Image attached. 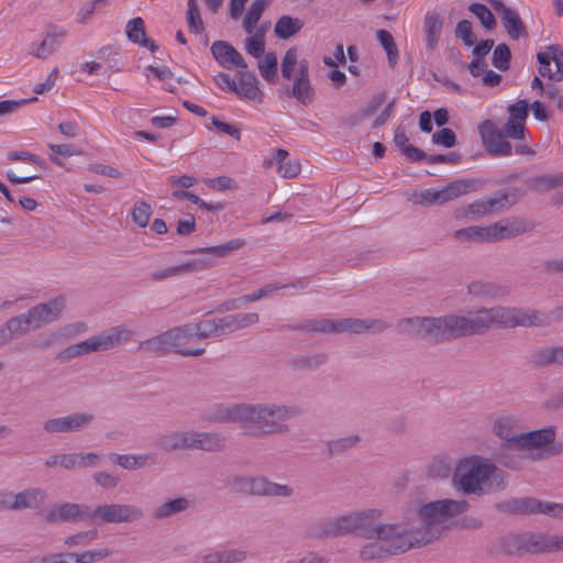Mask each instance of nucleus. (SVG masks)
Returning a JSON list of instances; mask_svg holds the SVG:
<instances>
[{
  "instance_id": "45",
  "label": "nucleus",
  "mask_w": 563,
  "mask_h": 563,
  "mask_svg": "<svg viewBox=\"0 0 563 563\" xmlns=\"http://www.w3.org/2000/svg\"><path fill=\"white\" fill-rule=\"evenodd\" d=\"M468 11L472 12L481 22L486 31H493L497 26V20L492 11L483 3L474 2L468 5Z\"/></svg>"
},
{
  "instance_id": "19",
  "label": "nucleus",
  "mask_w": 563,
  "mask_h": 563,
  "mask_svg": "<svg viewBox=\"0 0 563 563\" xmlns=\"http://www.w3.org/2000/svg\"><path fill=\"white\" fill-rule=\"evenodd\" d=\"M246 404H214L210 406L203 418L212 423H244Z\"/></svg>"
},
{
  "instance_id": "35",
  "label": "nucleus",
  "mask_w": 563,
  "mask_h": 563,
  "mask_svg": "<svg viewBox=\"0 0 563 563\" xmlns=\"http://www.w3.org/2000/svg\"><path fill=\"white\" fill-rule=\"evenodd\" d=\"M246 556L244 550L225 549L203 555L201 563H241Z\"/></svg>"
},
{
  "instance_id": "55",
  "label": "nucleus",
  "mask_w": 563,
  "mask_h": 563,
  "mask_svg": "<svg viewBox=\"0 0 563 563\" xmlns=\"http://www.w3.org/2000/svg\"><path fill=\"white\" fill-rule=\"evenodd\" d=\"M297 63H298V49L296 46L289 47L286 51V53L282 59V67H280L282 76L285 79L290 80L294 77V69H295V66L297 65Z\"/></svg>"
},
{
  "instance_id": "47",
  "label": "nucleus",
  "mask_w": 563,
  "mask_h": 563,
  "mask_svg": "<svg viewBox=\"0 0 563 563\" xmlns=\"http://www.w3.org/2000/svg\"><path fill=\"white\" fill-rule=\"evenodd\" d=\"M511 51L505 43L498 44L493 51L492 64L500 71H507L511 64Z\"/></svg>"
},
{
  "instance_id": "17",
  "label": "nucleus",
  "mask_w": 563,
  "mask_h": 563,
  "mask_svg": "<svg viewBox=\"0 0 563 563\" xmlns=\"http://www.w3.org/2000/svg\"><path fill=\"white\" fill-rule=\"evenodd\" d=\"M95 419L88 412H76L66 417L48 419L43 423V430L49 434L77 432L84 430Z\"/></svg>"
},
{
  "instance_id": "62",
  "label": "nucleus",
  "mask_w": 563,
  "mask_h": 563,
  "mask_svg": "<svg viewBox=\"0 0 563 563\" xmlns=\"http://www.w3.org/2000/svg\"><path fill=\"white\" fill-rule=\"evenodd\" d=\"M416 202L424 206L443 205L442 194L440 190L424 189L419 194H416Z\"/></svg>"
},
{
  "instance_id": "46",
  "label": "nucleus",
  "mask_w": 563,
  "mask_h": 563,
  "mask_svg": "<svg viewBox=\"0 0 563 563\" xmlns=\"http://www.w3.org/2000/svg\"><path fill=\"white\" fill-rule=\"evenodd\" d=\"M261 76L269 84L277 80L278 60L275 53H267L263 60L258 62Z\"/></svg>"
},
{
  "instance_id": "27",
  "label": "nucleus",
  "mask_w": 563,
  "mask_h": 563,
  "mask_svg": "<svg viewBox=\"0 0 563 563\" xmlns=\"http://www.w3.org/2000/svg\"><path fill=\"white\" fill-rule=\"evenodd\" d=\"M530 363L536 367H547L554 364L563 365V347L545 346L534 350Z\"/></svg>"
},
{
  "instance_id": "6",
  "label": "nucleus",
  "mask_w": 563,
  "mask_h": 563,
  "mask_svg": "<svg viewBox=\"0 0 563 563\" xmlns=\"http://www.w3.org/2000/svg\"><path fill=\"white\" fill-rule=\"evenodd\" d=\"M155 445L165 452L190 450L222 452L227 446V438L213 431H167L157 435Z\"/></svg>"
},
{
  "instance_id": "44",
  "label": "nucleus",
  "mask_w": 563,
  "mask_h": 563,
  "mask_svg": "<svg viewBox=\"0 0 563 563\" xmlns=\"http://www.w3.org/2000/svg\"><path fill=\"white\" fill-rule=\"evenodd\" d=\"M527 437L530 450L541 449L543 446L549 445L550 443H553V441L555 440V428L548 427L544 429L533 430L527 432Z\"/></svg>"
},
{
  "instance_id": "50",
  "label": "nucleus",
  "mask_w": 563,
  "mask_h": 563,
  "mask_svg": "<svg viewBox=\"0 0 563 563\" xmlns=\"http://www.w3.org/2000/svg\"><path fill=\"white\" fill-rule=\"evenodd\" d=\"M7 329L10 331L12 338L22 336L29 333L32 329V323L26 313H22L10 318L5 321Z\"/></svg>"
},
{
  "instance_id": "23",
  "label": "nucleus",
  "mask_w": 563,
  "mask_h": 563,
  "mask_svg": "<svg viewBox=\"0 0 563 563\" xmlns=\"http://www.w3.org/2000/svg\"><path fill=\"white\" fill-rule=\"evenodd\" d=\"M210 51L218 64L224 68H231V65L240 69L247 68L243 56L229 42L214 41Z\"/></svg>"
},
{
  "instance_id": "4",
  "label": "nucleus",
  "mask_w": 563,
  "mask_h": 563,
  "mask_svg": "<svg viewBox=\"0 0 563 563\" xmlns=\"http://www.w3.org/2000/svg\"><path fill=\"white\" fill-rule=\"evenodd\" d=\"M303 413L300 406H286L272 404H246L244 423L256 426V430L250 434L265 437L273 434H286L290 431L287 420L297 418Z\"/></svg>"
},
{
  "instance_id": "24",
  "label": "nucleus",
  "mask_w": 563,
  "mask_h": 563,
  "mask_svg": "<svg viewBox=\"0 0 563 563\" xmlns=\"http://www.w3.org/2000/svg\"><path fill=\"white\" fill-rule=\"evenodd\" d=\"M12 497V501L7 509L11 510H22L26 508L36 509L38 508L44 499L46 498V493L40 488H27L15 495H8Z\"/></svg>"
},
{
  "instance_id": "37",
  "label": "nucleus",
  "mask_w": 563,
  "mask_h": 563,
  "mask_svg": "<svg viewBox=\"0 0 563 563\" xmlns=\"http://www.w3.org/2000/svg\"><path fill=\"white\" fill-rule=\"evenodd\" d=\"M189 506L190 501L186 497H177L156 507L153 511V516L156 519H166L176 514L186 511Z\"/></svg>"
},
{
  "instance_id": "26",
  "label": "nucleus",
  "mask_w": 563,
  "mask_h": 563,
  "mask_svg": "<svg viewBox=\"0 0 563 563\" xmlns=\"http://www.w3.org/2000/svg\"><path fill=\"white\" fill-rule=\"evenodd\" d=\"M258 320L260 317L256 312L229 314L219 318L221 336L255 324Z\"/></svg>"
},
{
  "instance_id": "36",
  "label": "nucleus",
  "mask_w": 563,
  "mask_h": 563,
  "mask_svg": "<svg viewBox=\"0 0 563 563\" xmlns=\"http://www.w3.org/2000/svg\"><path fill=\"white\" fill-rule=\"evenodd\" d=\"M273 162L278 164V173L285 178L296 177L300 173V164L298 162H291L289 159V153L286 150L278 148L275 152L273 161L267 162V164H273Z\"/></svg>"
},
{
  "instance_id": "32",
  "label": "nucleus",
  "mask_w": 563,
  "mask_h": 563,
  "mask_svg": "<svg viewBox=\"0 0 563 563\" xmlns=\"http://www.w3.org/2000/svg\"><path fill=\"white\" fill-rule=\"evenodd\" d=\"M501 23L511 40H519L520 37H527L528 32L521 18L514 9L506 11L500 16Z\"/></svg>"
},
{
  "instance_id": "7",
  "label": "nucleus",
  "mask_w": 563,
  "mask_h": 563,
  "mask_svg": "<svg viewBox=\"0 0 563 563\" xmlns=\"http://www.w3.org/2000/svg\"><path fill=\"white\" fill-rule=\"evenodd\" d=\"M196 341L194 328L187 323L141 341L139 349L157 355L175 353L181 356H201L206 352L205 347L190 346Z\"/></svg>"
},
{
  "instance_id": "21",
  "label": "nucleus",
  "mask_w": 563,
  "mask_h": 563,
  "mask_svg": "<svg viewBox=\"0 0 563 563\" xmlns=\"http://www.w3.org/2000/svg\"><path fill=\"white\" fill-rule=\"evenodd\" d=\"M65 307V299L57 297L44 303H38L30 308L26 312V317L31 320L32 329H38L44 323H51L55 321L62 310Z\"/></svg>"
},
{
  "instance_id": "59",
  "label": "nucleus",
  "mask_w": 563,
  "mask_h": 563,
  "mask_svg": "<svg viewBox=\"0 0 563 563\" xmlns=\"http://www.w3.org/2000/svg\"><path fill=\"white\" fill-rule=\"evenodd\" d=\"M455 36L463 41L466 46H472L477 41L473 33L472 22L468 20H461L457 22L455 27Z\"/></svg>"
},
{
  "instance_id": "2",
  "label": "nucleus",
  "mask_w": 563,
  "mask_h": 563,
  "mask_svg": "<svg viewBox=\"0 0 563 563\" xmlns=\"http://www.w3.org/2000/svg\"><path fill=\"white\" fill-rule=\"evenodd\" d=\"M508 120L498 129L492 120H485L478 124L484 148L493 157H504L512 154V144L506 139L525 140L526 121L529 115V102L520 99L508 106Z\"/></svg>"
},
{
  "instance_id": "40",
  "label": "nucleus",
  "mask_w": 563,
  "mask_h": 563,
  "mask_svg": "<svg viewBox=\"0 0 563 563\" xmlns=\"http://www.w3.org/2000/svg\"><path fill=\"white\" fill-rule=\"evenodd\" d=\"M272 0H254L243 20V29L247 34H253L263 12L271 4Z\"/></svg>"
},
{
  "instance_id": "29",
  "label": "nucleus",
  "mask_w": 563,
  "mask_h": 563,
  "mask_svg": "<svg viewBox=\"0 0 563 563\" xmlns=\"http://www.w3.org/2000/svg\"><path fill=\"white\" fill-rule=\"evenodd\" d=\"M525 184L532 191H549L559 187H563V172L558 174H545L532 176L525 179Z\"/></svg>"
},
{
  "instance_id": "54",
  "label": "nucleus",
  "mask_w": 563,
  "mask_h": 563,
  "mask_svg": "<svg viewBox=\"0 0 563 563\" xmlns=\"http://www.w3.org/2000/svg\"><path fill=\"white\" fill-rule=\"evenodd\" d=\"M360 442L358 435H349L327 442L328 453L330 456L343 453L344 451L355 446Z\"/></svg>"
},
{
  "instance_id": "43",
  "label": "nucleus",
  "mask_w": 563,
  "mask_h": 563,
  "mask_svg": "<svg viewBox=\"0 0 563 563\" xmlns=\"http://www.w3.org/2000/svg\"><path fill=\"white\" fill-rule=\"evenodd\" d=\"M376 38L385 49L388 58V64L391 68H394L398 62V48L394 36L387 30H377Z\"/></svg>"
},
{
  "instance_id": "22",
  "label": "nucleus",
  "mask_w": 563,
  "mask_h": 563,
  "mask_svg": "<svg viewBox=\"0 0 563 563\" xmlns=\"http://www.w3.org/2000/svg\"><path fill=\"white\" fill-rule=\"evenodd\" d=\"M495 509L506 515L540 514L541 500L534 497L509 498L495 504Z\"/></svg>"
},
{
  "instance_id": "38",
  "label": "nucleus",
  "mask_w": 563,
  "mask_h": 563,
  "mask_svg": "<svg viewBox=\"0 0 563 563\" xmlns=\"http://www.w3.org/2000/svg\"><path fill=\"white\" fill-rule=\"evenodd\" d=\"M467 289L468 294L479 298H498L507 294L505 287L490 282H473Z\"/></svg>"
},
{
  "instance_id": "39",
  "label": "nucleus",
  "mask_w": 563,
  "mask_h": 563,
  "mask_svg": "<svg viewBox=\"0 0 563 563\" xmlns=\"http://www.w3.org/2000/svg\"><path fill=\"white\" fill-rule=\"evenodd\" d=\"M303 26V22L290 15L280 16L275 23L274 32L277 37L288 40L296 35Z\"/></svg>"
},
{
  "instance_id": "34",
  "label": "nucleus",
  "mask_w": 563,
  "mask_h": 563,
  "mask_svg": "<svg viewBox=\"0 0 563 563\" xmlns=\"http://www.w3.org/2000/svg\"><path fill=\"white\" fill-rule=\"evenodd\" d=\"M245 244L242 239H233L224 244L210 246V247H198L185 251L186 254H208L214 257H225L231 252L239 250Z\"/></svg>"
},
{
  "instance_id": "48",
  "label": "nucleus",
  "mask_w": 563,
  "mask_h": 563,
  "mask_svg": "<svg viewBox=\"0 0 563 563\" xmlns=\"http://www.w3.org/2000/svg\"><path fill=\"white\" fill-rule=\"evenodd\" d=\"M153 213L151 205L146 201H136L131 210V218L139 228H146Z\"/></svg>"
},
{
  "instance_id": "61",
  "label": "nucleus",
  "mask_w": 563,
  "mask_h": 563,
  "mask_svg": "<svg viewBox=\"0 0 563 563\" xmlns=\"http://www.w3.org/2000/svg\"><path fill=\"white\" fill-rule=\"evenodd\" d=\"M187 24L190 32L201 34L205 31V24L200 16L199 7H188L187 9Z\"/></svg>"
},
{
  "instance_id": "18",
  "label": "nucleus",
  "mask_w": 563,
  "mask_h": 563,
  "mask_svg": "<svg viewBox=\"0 0 563 563\" xmlns=\"http://www.w3.org/2000/svg\"><path fill=\"white\" fill-rule=\"evenodd\" d=\"M505 314L506 328L515 327H545L552 322H558L556 319L552 318V310L544 314L538 310H520L516 308H508Z\"/></svg>"
},
{
  "instance_id": "11",
  "label": "nucleus",
  "mask_w": 563,
  "mask_h": 563,
  "mask_svg": "<svg viewBox=\"0 0 563 563\" xmlns=\"http://www.w3.org/2000/svg\"><path fill=\"white\" fill-rule=\"evenodd\" d=\"M400 333L419 338L432 344L449 341L448 317H411L398 322Z\"/></svg>"
},
{
  "instance_id": "30",
  "label": "nucleus",
  "mask_w": 563,
  "mask_h": 563,
  "mask_svg": "<svg viewBox=\"0 0 563 563\" xmlns=\"http://www.w3.org/2000/svg\"><path fill=\"white\" fill-rule=\"evenodd\" d=\"M288 96L295 98L302 106L311 104L314 101L316 90L310 78L296 77Z\"/></svg>"
},
{
  "instance_id": "10",
  "label": "nucleus",
  "mask_w": 563,
  "mask_h": 563,
  "mask_svg": "<svg viewBox=\"0 0 563 563\" xmlns=\"http://www.w3.org/2000/svg\"><path fill=\"white\" fill-rule=\"evenodd\" d=\"M134 333L126 328L119 325L101 332L87 340L73 344L62 351L57 358L69 361L74 357L87 355L93 352H104L120 346L122 343L129 342Z\"/></svg>"
},
{
  "instance_id": "60",
  "label": "nucleus",
  "mask_w": 563,
  "mask_h": 563,
  "mask_svg": "<svg viewBox=\"0 0 563 563\" xmlns=\"http://www.w3.org/2000/svg\"><path fill=\"white\" fill-rule=\"evenodd\" d=\"M57 341L56 334H47V335H40L37 339L22 343L20 345V350H26V349H37L40 351H45L53 346Z\"/></svg>"
},
{
  "instance_id": "41",
  "label": "nucleus",
  "mask_w": 563,
  "mask_h": 563,
  "mask_svg": "<svg viewBox=\"0 0 563 563\" xmlns=\"http://www.w3.org/2000/svg\"><path fill=\"white\" fill-rule=\"evenodd\" d=\"M194 328V333L197 341L206 340L209 338L221 336L219 318L206 319L196 323H189Z\"/></svg>"
},
{
  "instance_id": "64",
  "label": "nucleus",
  "mask_w": 563,
  "mask_h": 563,
  "mask_svg": "<svg viewBox=\"0 0 563 563\" xmlns=\"http://www.w3.org/2000/svg\"><path fill=\"white\" fill-rule=\"evenodd\" d=\"M549 53L551 54V60L555 63L556 71L553 75V80L562 81L563 80V51L559 45L552 44L547 47Z\"/></svg>"
},
{
  "instance_id": "16",
  "label": "nucleus",
  "mask_w": 563,
  "mask_h": 563,
  "mask_svg": "<svg viewBox=\"0 0 563 563\" xmlns=\"http://www.w3.org/2000/svg\"><path fill=\"white\" fill-rule=\"evenodd\" d=\"M92 507L86 504L55 503L51 506L45 520L48 523L89 521L91 523Z\"/></svg>"
},
{
  "instance_id": "14",
  "label": "nucleus",
  "mask_w": 563,
  "mask_h": 563,
  "mask_svg": "<svg viewBox=\"0 0 563 563\" xmlns=\"http://www.w3.org/2000/svg\"><path fill=\"white\" fill-rule=\"evenodd\" d=\"M144 511L130 504H103L92 508L91 523H131L141 520Z\"/></svg>"
},
{
  "instance_id": "1",
  "label": "nucleus",
  "mask_w": 563,
  "mask_h": 563,
  "mask_svg": "<svg viewBox=\"0 0 563 563\" xmlns=\"http://www.w3.org/2000/svg\"><path fill=\"white\" fill-rule=\"evenodd\" d=\"M356 517H358L360 523L354 533L363 539L376 540L360 550V559L363 561L397 555L431 542V538L427 537L426 532L411 531L402 525L376 523L382 517L379 509L357 511Z\"/></svg>"
},
{
  "instance_id": "56",
  "label": "nucleus",
  "mask_w": 563,
  "mask_h": 563,
  "mask_svg": "<svg viewBox=\"0 0 563 563\" xmlns=\"http://www.w3.org/2000/svg\"><path fill=\"white\" fill-rule=\"evenodd\" d=\"M451 464L445 457H435L428 466V475L432 478L443 479L449 477Z\"/></svg>"
},
{
  "instance_id": "9",
  "label": "nucleus",
  "mask_w": 563,
  "mask_h": 563,
  "mask_svg": "<svg viewBox=\"0 0 563 563\" xmlns=\"http://www.w3.org/2000/svg\"><path fill=\"white\" fill-rule=\"evenodd\" d=\"M507 307L482 308L470 317L448 314V333L449 341L470 336L475 334H484L494 325L506 328L505 314Z\"/></svg>"
},
{
  "instance_id": "42",
  "label": "nucleus",
  "mask_w": 563,
  "mask_h": 563,
  "mask_svg": "<svg viewBox=\"0 0 563 563\" xmlns=\"http://www.w3.org/2000/svg\"><path fill=\"white\" fill-rule=\"evenodd\" d=\"M328 361V355L324 353L316 354V355H305L298 354L295 355L290 360V365L295 369L307 371V369H317L325 364Z\"/></svg>"
},
{
  "instance_id": "49",
  "label": "nucleus",
  "mask_w": 563,
  "mask_h": 563,
  "mask_svg": "<svg viewBox=\"0 0 563 563\" xmlns=\"http://www.w3.org/2000/svg\"><path fill=\"white\" fill-rule=\"evenodd\" d=\"M113 461L125 470H137L147 464L150 459L148 454L134 455V454H113Z\"/></svg>"
},
{
  "instance_id": "58",
  "label": "nucleus",
  "mask_w": 563,
  "mask_h": 563,
  "mask_svg": "<svg viewBox=\"0 0 563 563\" xmlns=\"http://www.w3.org/2000/svg\"><path fill=\"white\" fill-rule=\"evenodd\" d=\"M432 143L442 145L445 148L454 147L457 144L455 132L450 128H442L432 134Z\"/></svg>"
},
{
  "instance_id": "33",
  "label": "nucleus",
  "mask_w": 563,
  "mask_h": 563,
  "mask_svg": "<svg viewBox=\"0 0 563 563\" xmlns=\"http://www.w3.org/2000/svg\"><path fill=\"white\" fill-rule=\"evenodd\" d=\"M475 184L476 180L474 179H457L449 183L446 186L441 188L443 202L445 203L467 192L476 190Z\"/></svg>"
},
{
  "instance_id": "63",
  "label": "nucleus",
  "mask_w": 563,
  "mask_h": 563,
  "mask_svg": "<svg viewBox=\"0 0 563 563\" xmlns=\"http://www.w3.org/2000/svg\"><path fill=\"white\" fill-rule=\"evenodd\" d=\"M246 52L255 58H260L265 52V40L261 34H253L245 40Z\"/></svg>"
},
{
  "instance_id": "20",
  "label": "nucleus",
  "mask_w": 563,
  "mask_h": 563,
  "mask_svg": "<svg viewBox=\"0 0 563 563\" xmlns=\"http://www.w3.org/2000/svg\"><path fill=\"white\" fill-rule=\"evenodd\" d=\"M67 35V31L56 25H48L45 36L40 43L30 45L29 54L38 58L46 59L60 48L62 40Z\"/></svg>"
},
{
  "instance_id": "53",
  "label": "nucleus",
  "mask_w": 563,
  "mask_h": 563,
  "mask_svg": "<svg viewBox=\"0 0 563 563\" xmlns=\"http://www.w3.org/2000/svg\"><path fill=\"white\" fill-rule=\"evenodd\" d=\"M503 222L507 224L512 238L530 232L536 227L532 221L519 217H508L504 219Z\"/></svg>"
},
{
  "instance_id": "3",
  "label": "nucleus",
  "mask_w": 563,
  "mask_h": 563,
  "mask_svg": "<svg viewBox=\"0 0 563 563\" xmlns=\"http://www.w3.org/2000/svg\"><path fill=\"white\" fill-rule=\"evenodd\" d=\"M453 483L467 495H482L483 484L487 485L488 492L504 490L507 486L505 472L478 455L465 457L457 463Z\"/></svg>"
},
{
  "instance_id": "15",
  "label": "nucleus",
  "mask_w": 563,
  "mask_h": 563,
  "mask_svg": "<svg viewBox=\"0 0 563 563\" xmlns=\"http://www.w3.org/2000/svg\"><path fill=\"white\" fill-rule=\"evenodd\" d=\"M356 512L345 516L325 519L310 526L306 536L310 539H334L356 531L357 523H360Z\"/></svg>"
},
{
  "instance_id": "31",
  "label": "nucleus",
  "mask_w": 563,
  "mask_h": 563,
  "mask_svg": "<svg viewBox=\"0 0 563 563\" xmlns=\"http://www.w3.org/2000/svg\"><path fill=\"white\" fill-rule=\"evenodd\" d=\"M394 144L411 162H421L427 157V154L421 148L409 144V139L401 126L395 130Z\"/></svg>"
},
{
  "instance_id": "13",
  "label": "nucleus",
  "mask_w": 563,
  "mask_h": 563,
  "mask_svg": "<svg viewBox=\"0 0 563 563\" xmlns=\"http://www.w3.org/2000/svg\"><path fill=\"white\" fill-rule=\"evenodd\" d=\"M229 485L236 493L253 496L290 497L294 494V488L289 485L272 482L264 476L247 477L233 475L229 479Z\"/></svg>"
},
{
  "instance_id": "57",
  "label": "nucleus",
  "mask_w": 563,
  "mask_h": 563,
  "mask_svg": "<svg viewBox=\"0 0 563 563\" xmlns=\"http://www.w3.org/2000/svg\"><path fill=\"white\" fill-rule=\"evenodd\" d=\"M98 536V531L96 529L87 530V531H80L76 534L68 536L64 539V544L68 545L69 548L73 547H85L90 544Z\"/></svg>"
},
{
  "instance_id": "28",
  "label": "nucleus",
  "mask_w": 563,
  "mask_h": 563,
  "mask_svg": "<svg viewBox=\"0 0 563 563\" xmlns=\"http://www.w3.org/2000/svg\"><path fill=\"white\" fill-rule=\"evenodd\" d=\"M443 18L437 12H427L423 21V27L426 32L427 46L430 49H434L438 45L442 29Z\"/></svg>"
},
{
  "instance_id": "51",
  "label": "nucleus",
  "mask_w": 563,
  "mask_h": 563,
  "mask_svg": "<svg viewBox=\"0 0 563 563\" xmlns=\"http://www.w3.org/2000/svg\"><path fill=\"white\" fill-rule=\"evenodd\" d=\"M109 549L88 550L82 553L68 552L71 554L70 563H95L111 555Z\"/></svg>"
},
{
  "instance_id": "25",
  "label": "nucleus",
  "mask_w": 563,
  "mask_h": 563,
  "mask_svg": "<svg viewBox=\"0 0 563 563\" xmlns=\"http://www.w3.org/2000/svg\"><path fill=\"white\" fill-rule=\"evenodd\" d=\"M239 84L234 93L249 100L262 101V91L258 89L256 76L246 69L238 70Z\"/></svg>"
},
{
  "instance_id": "52",
  "label": "nucleus",
  "mask_w": 563,
  "mask_h": 563,
  "mask_svg": "<svg viewBox=\"0 0 563 563\" xmlns=\"http://www.w3.org/2000/svg\"><path fill=\"white\" fill-rule=\"evenodd\" d=\"M125 34L129 41L134 44H140L146 37L144 21L141 16L131 19L126 23Z\"/></svg>"
},
{
  "instance_id": "5",
  "label": "nucleus",
  "mask_w": 563,
  "mask_h": 563,
  "mask_svg": "<svg viewBox=\"0 0 563 563\" xmlns=\"http://www.w3.org/2000/svg\"><path fill=\"white\" fill-rule=\"evenodd\" d=\"M493 549L495 553L515 556L562 552L563 536L543 532L509 533L498 538Z\"/></svg>"
},
{
  "instance_id": "12",
  "label": "nucleus",
  "mask_w": 563,
  "mask_h": 563,
  "mask_svg": "<svg viewBox=\"0 0 563 563\" xmlns=\"http://www.w3.org/2000/svg\"><path fill=\"white\" fill-rule=\"evenodd\" d=\"M468 507L470 504L464 499H442L428 503L419 509V517L426 525L424 530L420 531L426 532L427 537L431 538V541L438 539L440 533L435 534L433 532L434 526L448 518L464 514ZM410 530L413 531L412 529Z\"/></svg>"
},
{
  "instance_id": "8",
  "label": "nucleus",
  "mask_w": 563,
  "mask_h": 563,
  "mask_svg": "<svg viewBox=\"0 0 563 563\" xmlns=\"http://www.w3.org/2000/svg\"><path fill=\"white\" fill-rule=\"evenodd\" d=\"M286 328L292 331L322 334H338L345 332L364 333L366 331L382 333L387 328H389V324L382 319L345 318L332 320L327 318H319L308 319L296 324H288Z\"/></svg>"
}]
</instances>
